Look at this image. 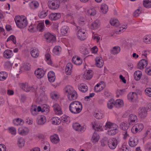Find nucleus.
Masks as SVG:
<instances>
[{"instance_id":"nucleus-1","label":"nucleus","mask_w":151,"mask_h":151,"mask_svg":"<svg viewBox=\"0 0 151 151\" xmlns=\"http://www.w3.org/2000/svg\"><path fill=\"white\" fill-rule=\"evenodd\" d=\"M83 107L81 103L78 101H74L71 102L69 106L70 111L74 114L80 112L82 109Z\"/></svg>"},{"instance_id":"nucleus-2","label":"nucleus","mask_w":151,"mask_h":151,"mask_svg":"<svg viewBox=\"0 0 151 151\" xmlns=\"http://www.w3.org/2000/svg\"><path fill=\"white\" fill-rule=\"evenodd\" d=\"M14 21L17 26L20 29L24 28L27 24V20L24 16H17L14 18Z\"/></svg>"},{"instance_id":"nucleus-3","label":"nucleus","mask_w":151,"mask_h":151,"mask_svg":"<svg viewBox=\"0 0 151 151\" xmlns=\"http://www.w3.org/2000/svg\"><path fill=\"white\" fill-rule=\"evenodd\" d=\"M80 28L77 27V29H79L77 33V36L78 38L81 40H83L86 39L87 38V33H86L84 29H80Z\"/></svg>"},{"instance_id":"nucleus-4","label":"nucleus","mask_w":151,"mask_h":151,"mask_svg":"<svg viewBox=\"0 0 151 151\" xmlns=\"http://www.w3.org/2000/svg\"><path fill=\"white\" fill-rule=\"evenodd\" d=\"M118 143L117 139L115 138H110L108 142L109 147L112 150H114L116 148Z\"/></svg>"},{"instance_id":"nucleus-5","label":"nucleus","mask_w":151,"mask_h":151,"mask_svg":"<svg viewBox=\"0 0 151 151\" xmlns=\"http://www.w3.org/2000/svg\"><path fill=\"white\" fill-rule=\"evenodd\" d=\"M144 126L142 124L137 123L133 127L131 131L133 133H136L140 132L143 129Z\"/></svg>"},{"instance_id":"nucleus-6","label":"nucleus","mask_w":151,"mask_h":151,"mask_svg":"<svg viewBox=\"0 0 151 151\" xmlns=\"http://www.w3.org/2000/svg\"><path fill=\"white\" fill-rule=\"evenodd\" d=\"M44 38L47 42H54L55 40V37L49 32H47L44 35Z\"/></svg>"},{"instance_id":"nucleus-7","label":"nucleus","mask_w":151,"mask_h":151,"mask_svg":"<svg viewBox=\"0 0 151 151\" xmlns=\"http://www.w3.org/2000/svg\"><path fill=\"white\" fill-rule=\"evenodd\" d=\"M147 112L145 108H140L138 109V116L141 119H144L147 116Z\"/></svg>"},{"instance_id":"nucleus-8","label":"nucleus","mask_w":151,"mask_h":151,"mask_svg":"<svg viewBox=\"0 0 151 151\" xmlns=\"http://www.w3.org/2000/svg\"><path fill=\"white\" fill-rule=\"evenodd\" d=\"M139 139L136 136L131 137L129 141V146L132 147H135L138 143Z\"/></svg>"},{"instance_id":"nucleus-9","label":"nucleus","mask_w":151,"mask_h":151,"mask_svg":"<svg viewBox=\"0 0 151 151\" xmlns=\"http://www.w3.org/2000/svg\"><path fill=\"white\" fill-rule=\"evenodd\" d=\"M113 127H114L111 128L110 129L108 130L107 133L110 135H114L119 132L118 126L117 125H114Z\"/></svg>"},{"instance_id":"nucleus-10","label":"nucleus","mask_w":151,"mask_h":151,"mask_svg":"<svg viewBox=\"0 0 151 151\" xmlns=\"http://www.w3.org/2000/svg\"><path fill=\"white\" fill-rule=\"evenodd\" d=\"M48 5L49 8L52 10H55L58 9L59 7V3L57 0H55L53 2L48 3Z\"/></svg>"},{"instance_id":"nucleus-11","label":"nucleus","mask_w":151,"mask_h":151,"mask_svg":"<svg viewBox=\"0 0 151 151\" xmlns=\"http://www.w3.org/2000/svg\"><path fill=\"white\" fill-rule=\"evenodd\" d=\"M73 127L75 130L79 132H84L85 130L83 126H81L77 122L73 123Z\"/></svg>"},{"instance_id":"nucleus-12","label":"nucleus","mask_w":151,"mask_h":151,"mask_svg":"<svg viewBox=\"0 0 151 151\" xmlns=\"http://www.w3.org/2000/svg\"><path fill=\"white\" fill-rule=\"evenodd\" d=\"M35 74L37 77L38 78H41L44 76L45 72L42 68H38L35 71Z\"/></svg>"},{"instance_id":"nucleus-13","label":"nucleus","mask_w":151,"mask_h":151,"mask_svg":"<svg viewBox=\"0 0 151 151\" xmlns=\"http://www.w3.org/2000/svg\"><path fill=\"white\" fill-rule=\"evenodd\" d=\"M148 64L147 60L143 59L140 60L137 65V67L138 68L142 69L146 68Z\"/></svg>"},{"instance_id":"nucleus-14","label":"nucleus","mask_w":151,"mask_h":151,"mask_svg":"<svg viewBox=\"0 0 151 151\" xmlns=\"http://www.w3.org/2000/svg\"><path fill=\"white\" fill-rule=\"evenodd\" d=\"M29 132L28 129L26 127H21L18 129V133L21 135L24 136L27 134Z\"/></svg>"},{"instance_id":"nucleus-15","label":"nucleus","mask_w":151,"mask_h":151,"mask_svg":"<svg viewBox=\"0 0 151 151\" xmlns=\"http://www.w3.org/2000/svg\"><path fill=\"white\" fill-rule=\"evenodd\" d=\"M130 124L127 122H123L120 125V128L124 131L129 130Z\"/></svg>"},{"instance_id":"nucleus-16","label":"nucleus","mask_w":151,"mask_h":151,"mask_svg":"<svg viewBox=\"0 0 151 151\" xmlns=\"http://www.w3.org/2000/svg\"><path fill=\"white\" fill-rule=\"evenodd\" d=\"M52 107L57 114L60 115L62 114L61 108L59 104L56 103L53 105Z\"/></svg>"},{"instance_id":"nucleus-17","label":"nucleus","mask_w":151,"mask_h":151,"mask_svg":"<svg viewBox=\"0 0 151 151\" xmlns=\"http://www.w3.org/2000/svg\"><path fill=\"white\" fill-rule=\"evenodd\" d=\"M69 100L73 101L76 100L77 98V94L75 91L67 95Z\"/></svg>"},{"instance_id":"nucleus-18","label":"nucleus","mask_w":151,"mask_h":151,"mask_svg":"<svg viewBox=\"0 0 151 151\" xmlns=\"http://www.w3.org/2000/svg\"><path fill=\"white\" fill-rule=\"evenodd\" d=\"M72 67L73 65L72 63H69L67 64L65 70L66 74L67 75H70L71 74Z\"/></svg>"},{"instance_id":"nucleus-19","label":"nucleus","mask_w":151,"mask_h":151,"mask_svg":"<svg viewBox=\"0 0 151 151\" xmlns=\"http://www.w3.org/2000/svg\"><path fill=\"white\" fill-rule=\"evenodd\" d=\"M137 96V94L134 92H130L127 95L128 99L132 101H135L136 99Z\"/></svg>"},{"instance_id":"nucleus-20","label":"nucleus","mask_w":151,"mask_h":151,"mask_svg":"<svg viewBox=\"0 0 151 151\" xmlns=\"http://www.w3.org/2000/svg\"><path fill=\"white\" fill-rule=\"evenodd\" d=\"M60 17V14L59 13H51L49 15V18L52 21L56 20Z\"/></svg>"},{"instance_id":"nucleus-21","label":"nucleus","mask_w":151,"mask_h":151,"mask_svg":"<svg viewBox=\"0 0 151 151\" xmlns=\"http://www.w3.org/2000/svg\"><path fill=\"white\" fill-rule=\"evenodd\" d=\"M72 61L75 65H78L81 64L82 62V59L78 56H74L72 59Z\"/></svg>"},{"instance_id":"nucleus-22","label":"nucleus","mask_w":151,"mask_h":151,"mask_svg":"<svg viewBox=\"0 0 151 151\" xmlns=\"http://www.w3.org/2000/svg\"><path fill=\"white\" fill-rule=\"evenodd\" d=\"M48 78L50 82H54L55 79V73L52 71H50L48 74Z\"/></svg>"},{"instance_id":"nucleus-23","label":"nucleus","mask_w":151,"mask_h":151,"mask_svg":"<svg viewBox=\"0 0 151 151\" xmlns=\"http://www.w3.org/2000/svg\"><path fill=\"white\" fill-rule=\"evenodd\" d=\"M95 61L96 65L97 67L101 68L102 67L104 64V61L101 58L96 57L95 59Z\"/></svg>"},{"instance_id":"nucleus-24","label":"nucleus","mask_w":151,"mask_h":151,"mask_svg":"<svg viewBox=\"0 0 151 151\" xmlns=\"http://www.w3.org/2000/svg\"><path fill=\"white\" fill-rule=\"evenodd\" d=\"M137 116L134 114H131L129 116L128 119L129 123L132 124L135 122L136 121L137 122Z\"/></svg>"},{"instance_id":"nucleus-25","label":"nucleus","mask_w":151,"mask_h":151,"mask_svg":"<svg viewBox=\"0 0 151 151\" xmlns=\"http://www.w3.org/2000/svg\"><path fill=\"white\" fill-rule=\"evenodd\" d=\"M50 140L53 144H57L60 141V139L58 135L55 134L50 137Z\"/></svg>"},{"instance_id":"nucleus-26","label":"nucleus","mask_w":151,"mask_h":151,"mask_svg":"<svg viewBox=\"0 0 151 151\" xmlns=\"http://www.w3.org/2000/svg\"><path fill=\"white\" fill-rule=\"evenodd\" d=\"M65 93V95H68L75 91L73 88L70 86H66L64 89Z\"/></svg>"},{"instance_id":"nucleus-27","label":"nucleus","mask_w":151,"mask_h":151,"mask_svg":"<svg viewBox=\"0 0 151 151\" xmlns=\"http://www.w3.org/2000/svg\"><path fill=\"white\" fill-rule=\"evenodd\" d=\"M100 23L98 20H96L92 22L91 24V28L93 29H96L98 28L100 26Z\"/></svg>"},{"instance_id":"nucleus-28","label":"nucleus","mask_w":151,"mask_h":151,"mask_svg":"<svg viewBox=\"0 0 151 151\" xmlns=\"http://www.w3.org/2000/svg\"><path fill=\"white\" fill-rule=\"evenodd\" d=\"M38 120L37 124L38 125H42L44 124L46 122L45 117L44 115H41L38 117Z\"/></svg>"},{"instance_id":"nucleus-29","label":"nucleus","mask_w":151,"mask_h":151,"mask_svg":"<svg viewBox=\"0 0 151 151\" xmlns=\"http://www.w3.org/2000/svg\"><path fill=\"white\" fill-rule=\"evenodd\" d=\"M79 90L82 92H85L88 90V86L85 84H82L78 86Z\"/></svg>"},{"instance_id":"nucleus-30","label":"nucleus","mask_w":151,"mask_h":151,"mask_svg":"<svg viewBox=\"0 0 151 151\" xmlns=\"http://www.w3.org/2000/svg\"><path fill=\"white\" fill-rule=\"evenodd\" d=\"M12 55V51L10 50H5L4 53V57L7 58H11Z\"/></svg>"},{"instance_id":"nucleus-31","label":"nucleus","mask_w":151,"mask_h":151,"mask_svg":"<svg viewBox=\"0 0 151 151\" xmlns=\"http://www.w3.org/2000/svg\"><path fill=\"white\" fill-rule=\"evenodd\" d=\"M32 56L34 58L37 57L39 55V52L38 49H33L30 52Z\"/></svg>"},{"instance_id":"nucleus-32","label":"nucleus","mask_w":151,"mask_h":151,"mask_svg":"<svg viewBox=\"0 0 151 151\" xmlns=\"http://www.w3.org/2000/svg\"><path fill=\"white\" fill-rule=\"evenodd\" d=\"M87 14L91 16H94L96 14V11L94 8H90L86 10Z\"/></svg>"},{"instance_id":"nucleus-33","label":"nucleus","mask_w":151,"mask_h":151,"mask_svg":"<svg viewBox=\"0 0 151 151\" xmlns=\"http://www.w3.org/2000/svg\"><path fill=\"white\" fill-rule=\"evenodd\" d=\"M142 75V72L139 70L136 71L134 73V79L137 81L140 80Z\"/></svg>"},{"instance_id":"nucleus-34","label":"nucleus","mask_w":151,"mask_h":151,"mask_svg":"<svg viewBox=\"0 0 151 151\" xmlns=\"http://www.w3.org/2000/svg\"><path fill=\"white\" fill-rule=\"evenodd\" d=\"M84 78L87 80L91 79L92 77L93 73L91 70H88L86 73H84Z\"/></svg>"},{"instance_id":"nucleus-35","label":"nucleus","mask_w":151,"mask_h":151,"mask_svg":"<svg viewBox=\"0 0 151 151\" xmlns=\"http://www.w3.org/2000/svg\"><path fill=\"white\" fill-rule=\"evenodd\" d=\"M99 139V135L96 132H94L92 137L91 140L93 142H97Z\"/></svg>"},{"instance_id":"nucleus-36","label":"nucleus","mask_w":151,"mask_h":151,"mask_svg":"<svg viewBox=\"0 0 151 151\" xmlns=\"http://www.w3.org/2000/svg\"><path fill=\"white\" fill-rule=\"evenodd\" d=\"M114 106L116 108H119L123 105V101L120 99H117L114 101Z\"/></svg>"},{"instance_id":"nucleus-37","label":"nucleus","mask_w":151,"mask_h":151,"mask_svg":"<svg viewBox=\"0 0 151 151\" xmlns=\"http://www.w3.org/2000/svg\"><path fill=\"white\" fill-rule=\"evenodd\" d=\"M45 28L44 24V22L39 23L37 25L36 27L37 30L40 32L43 31Z\"/></svg>"},{"instance_id":"nucleus-38","label":"nucleus","mask_w":151,"mask_h":151,"mask_svg":"<svg viewBox=\"0 0 151 151\" xmlns=\"http://www.w3.org/2000/svg\"><path fill=\"white\" fill-rule=\"evenodd\" d=\"M23 120L20 118H17L14 120L13 123L15 126H18L23 124Z\"/></svg>"},{"instance_id":"nucleus-39","label":"nucleus","mask_w":151,"mask_h":151,"mask_svg":"<svg viewBox=\"0 0 151 151\" xmlns=\"http://www.w3.org/2000/svg\"><path fill=\"white\" fill-rule=\"evenodd\" d=\"M143 5L145 8H151V0H144Z\"/></svg>"},{"instance_id":"nucleus-40","label":"nucleus","mask_w":151,"mask_h":151,"mask_svg":"<svg viewBox=\"0 0 151 151\" xmlns=\"http://www.w3.org/2000/svg\"><path fill=\"white\" fill-rule=\"evenodd\" d=\"M121 49L119 46L114 47L111 50V53L113 55L118 53L120 51Z\"/></svg>"},{"instance_id":"nucleus-41","label":"nucleus","mask_w":151,"mask_h":151,"mask_svg":"<svg viewBox=\"0 0 151 151\" xmlns=\"http://www.w3.org/2000/svg\"><path fill=\"white\" fill-rule=\"evenodd\" d=\"M52 123L53 124L58 125L60 123L61 120L58 117H53L52 119Z\"/></svg>"},{"instance_id":"nucleus-42","label":"nucleus","mask_w":151,"mask_h":151,"mask_svg":"<svg viewBox=\"0 0 151 151\" xmlns=\"http://www.w3.org/2000/svg\"><path fill=\"white\" fill-rule=\"evenodd\" d=\"M61 50V48L60 46H56L53 49V52L55 54L58 55L60 53Z\"/></svg>"},{"instance_id":"nucleus-43","label":"nucleus","mask_w":151,"mask_h":151,"mask_svg":"<svg viewBox=\"0 0 151 151\" xmlns=\"http://www.w3.org/2000/svg\"><path fill=\"white\" fill-rule=\"evenodd\" d=\"M7 76V73L6 72H0V81H4L6 79Z\"/></svg>"},{"instance_id":"nucleus-44","label":"nucleus","mask_w":151,"mask_h":151,"mask_svg":"<svg viewBox=\"0 0 151 151\" xmlns=\"http://www.w3.org/2000/svg\"><path fill=\"white\" fill-rule=\"evenodd\" d=\"M60 31L62 35H65L67 34L68 31V27L66 26H64L61 29Z\"/></svg>"},{"instance_id":"nucleus-45","label":"nucleus","mask_w":151,"mask_h":151,"mask_svg":"<svg viewBox=\"0 0 151 151\" xmlns=\"http://www.w3.org/2000/svg\"><path fill=\"white\" fill-rule=\"evenodd\" d=\"M114 100L111 99L107 103V107L109 109H112L113 107L114 106Z\"/></svg>"},{"instance_id":"nucleus-46","label":"nucleus","mask_w":151,"mask_h":151,"mask_svg":"<svg viewBox=\"0 0 151 151\" xmlns=\"http://www.w3.org/2000/svg\"><path fill=\"white\" fill-rule=\"evenodd\" d=\"M110 24L114 26L118 27L119 26L118 20L117 19H111L110 20Z\"/></svg>"},{"instance_id":"nucleus-47","label":"nucleus","mask_w":151,"mask_h":151,"mask_svg":"<svg viewBox=\"0 0 151 151\" xmlns=\"http://www.w3.org/2000/svg\"><path fill=\"white\" fill-rule=\"evenodd\" d=\"M100 9L101 12L104 14H105L108 11V6L106 4L102 5Z\"/></svg>"},{"instance_id":"nucleus-48","label":"nucleus","mask_w":151,"mask_h":151,"mask_svg":"<svg viewBox=\"0 0 151 151\" xmlns=\"http://www.w3.org/2000/svg\"><path fill=\"white\" fill-rule=\"evenodd\" d=\"M48 10H43L38 15L39 17L41 18H43L45 17L47 14V12Z\"/></svg>"},{"instance_id":"nucleus-49","label":"nucleus","mask_w":151,"mask_h":151,"mask_svg":"<svg viewBox=\"0 0 151 151\" xmlns=\"http://www.w3.org/2000/svg\"><path fill=\"white\" fill-rule=\"evenodd\" d=\"M25 141L22 138H20L18 139L17 144L20 147H22L24 145Z\"/></svg>"},{"instance_id":"nucleus-50","label":"nucleus","mask_w":151,"mask_h":151,"mask_svg":"<svg viewBox=\"0 0 151 151\" xmlns=\"http://www.w3.org/2000/svg\"><path fill=\"white\" fill-rule=\"evenodd\" d=\"M45 57L46 61L48 64L51 65L52 64V61L50 59L51 55L50 53H47L45 55Z\"/></svg>"},{"instance_id":"nucleus-51","label":"nucleus","mask_w":151,"mask_h":151,"mask_svg":"<svg viewBox=\"0 0 151 151\" xmlns=\"http://www.w3.org/2000/svg\"><path fill=\"white\" fill-rule=\"evenodd\" d=\"M37 106L35 105H32L30 108V111L33 115H36L37 112Z\"/></svg>"},{"instance_id":"nucleus-52","label":"nucleus","mask_w":151,"mask_h":151,"mask_svg":"<svg viewBox=\"0 0 151 151\" xmlns=\"http://www.w3.org/2000/svg\"><path fill=\"white\" fill-rule=\"evenodd\" d=\"M30 7L33 9L37 8L39 6V4L37 1H32L29 4Z\"/></svg>"},{"instance_id":"nucleus-53","label":"nucleus","mask_w":151,"mask_h":151,"mask_svg":"<svg viewBox=\"0 0 151 151\" xmlns=\"http://www.w3.org/2000/svg\"><path fill=\"white\" fill-rule=\"evenodd\" d=\"M144 42L146 43L151 42V35H147L144 37L143 39Z\"/></svg>"},{"instance_id":"nucleus-54","label":"nucleus","mask_w":151,"mask_h":151,"mask_svg":"<svg viewBox=\"0 0 151 151\" xmlns=\"http://www.w3.org/2000/svg\"><path fill=\"white\" fill-rule=\"evenodd\" d=\"M114 125H116V124L112 123L110 122H107L105 125V127L106 128H108L109 129H110L112 128V127H114L113 126Z\"/></svg>"},{"instance_id":"nucleus-55","label":"nucleus","mask_w":151,"mask_h":151,"mask_svg":"<svg viewBox=\"0 0 151 151\" xmlns=\"http://www.w3.org/2000/svg\"><path fill=\"white\" fill-rule=\"evenodd\" d=\"M42 112H45L48 113L49 111V107L47 105L44 104L42 106Z\"/></svg>"},{"instance_id":"nucleus-56","label":"nucleus","mask_w":151,"mask_h":151,"mask_svg":"<svg viewBox=\"0 0 151 151\" xmlns=\"http://www.w3.org/2000/svg\"><path fill=\"white\" fill-rule=\"evenodd\" d=\"M12 40L14 44H16V38L13 35L10 36L7 39L6 41L8 42L9 41Z\"/></svg>"},{"instance_id":"nucleus-57","label":"nucleus","mask_w":151,"mask_h":151,"mask_svg":"<svg viewBox=\"0 0 151 151\" xmlns=\"http://www.w3.org/2000/svg\"><path fill=\"white\" fill-rule=\"evenodd\" d=\"M130 148L127 145H123L120 148V150L122 151H130Z\"/></svg>"},{"instance_id":"nucleus-58","label":"nucleus","mask_w":151,"mask_h":151,"mask_svg":"<svg viewBox=\"0 0 151 151\" xmlns=\"http://www.w3.org/2000/svg\"><path fill=\"white\" fill-rule=\"evenodd\" d=\"M80 51L82 54L84 55H87L88 53V51L87 49L84 47L81 48L80 49Z\"/></svg>"},{"instance_id":"nucleus-59","label":"nucleus","mask_w":151,"mask_h":151,"mask_svg":"<svg viewBox=\"0 0 151 151\" xmlns=\"http://www.w3.org/2000/svg\"><path fill=\"white\" fill-rule=\"evenodd\" d=\"M8 129L9 132L12 135H15L16 134V130L15 128L14 127H9Z\"/></svg>"},{"instance_id":"nucleus-60","label":"nucleus","mask_w":151,"mask_h":151,"mask_svg":"<svg viewBox=\"0 0 151 151\" xmlns=\"http://www.w3.org/2000/svg\"><path fill=\"white\" fill-rule=\"evenodd\" d=\"M146 94L149 97L151 96V88H148L145 90Z\"/></svg>"},{"instance_id":"nucleus-61","label":"nucleus","mask_w":151,"mask_h":151,"mask_svg":"<svg viewBox=\"0 0 151 151\" xmlns=\"http://www.w3.org/2000/svg\"><path fill=\"white\" fill-rule=\"evenodd\" d=\"M103 114L100 112L96 113L95 115L96 118L98 119H101L103 117Z\"/></svg>"},{"instance_id":"nucleus-62","label":"nucleus","mask_w":151,"mask_h":151,"mask_svg":"<svg viewBox=\"0 0 151 151\" xmlns=\"http://www.w3.org/2000/svg\"><path fill=\"white\" fill-rule=\"evenodd\" d=\"M141 13V11L139 9L135 10L133 13V15L135 17H137L139 15V14Z\"/></svg>"},{"instance_id":"nucleus-63","label":"nucleus","mask_w":151,"mask_h":151,"mask_svg":"<svg viewBox=\"0 0 151 151\" xmlns=\"http://www.w3.org/2000/svg\"><path fill=\"white\" fill-rule=\"evenodd\" d=\"M101 127L100 126H98L96 124H95L93 125L92 128L95 129V131H99V129H101Z\"/></svg>"},{"instance_id":"nucleus-64","label":"nucleus","mask_w":151,"mask_h":151,"mask_svg":"<svg viewBox=\"0 0 151 151\" xmlns=\"http://www.w3.org/2000/svg\"><path fill=\"white\" fill-rule=\"evenodd\" d=\"M145 136L148 135L150 138L151 137V129H148L145 133Z\"/></svg>"}]
</instances>
